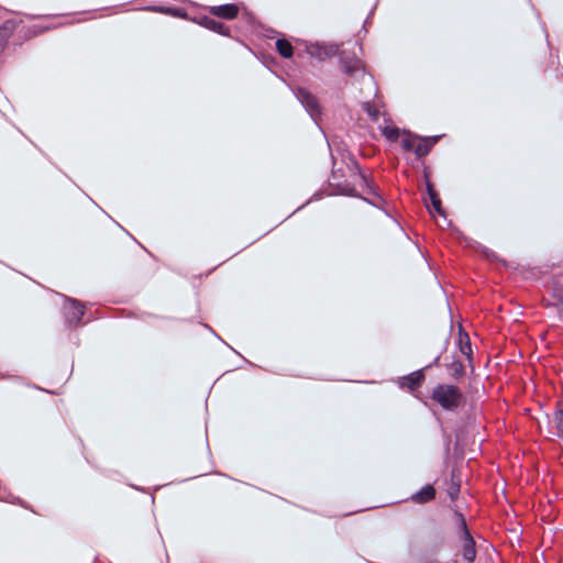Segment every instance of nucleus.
Listing matches in <instances>:
<instances>
[{
    "instance_id": "obj_1",
    "label": "nucleus",
    "mask_w": 563,
    "mask_h": 563,
    "mask_svg": "<svg viewBox=\"0 0 563 563\" xmlns=\"http://www.w3.org/2000/svg\"><path fill=\"white\" fill-rule=\"evenodd\" d=\"M431 399L449 412H456L465 402V396L460 387L451 384L437 385L431 393Z\"/></svg>"
},
{
    "instance_id": "obj_2",
    "label": "nucleus",
    "mask_w": 563,
    "mask_h": 563,
    "mask_svg": "<svg viewBox=\"0 0 563 563\" xmlns=\"http://www.w3.org/2000/svg\"><path fill=\"white\" fill-rule=\"evenodd\" d=\"M339 64L342 73L350 78L358 80L366 74L363 62L356 56V54L347 53L346 51L339 49Z\"/></svg>"
},
{
    "instance_id": "obj_3",
    "label": "nucleus",
    "mask_w": 563,
    "mask_h": 563,
    "mask_svg": "<svg viewBox=\"0 0 563 563\" xmlns=\"http://www.w3.org/2000/svg\"><path fill=\"white\" fill-rule=\"evenodd\" d=\"M294 93L312 121L318 123L322 114V109L317 97L303 87H298Z\"/></svg>"
},
{
    "instance_id": "obj_4",
    "label": "nucleus",
    "mask_w": 563,
    "mask_h": 563,
    "mask_svg": "<svg viewBox=\"0 0 563 563\" xmlns=\"http://www.w3.org/2000/svg\"><path fill=\"white\" fill-rule=\"evenodd\" d=\"M307 53L311 57L322 62L339 54V44L310 43L307 46Z\"/></svg>"
},
{
    "instance_id": "obj_5",
    "label": "nucleus",
    "mask_w": 563,
    "mask_h": 563,
    "mask_svg": "<svg viewBox=\"0 0 563 563\" xmlns=\"http://www.w3.org/2000/svg\"><path fill=\"white\" fill-rule=\"evenodd\" d=\"M65 300L69 302V306L65 307L66 322L69 328L77 327L85 316V306L74 298L65 297Z\"/></svg>"
},
{
    "instance_id": "obj_6",
    "label": "nucleus",
    "mask_w": 563,
    "mask_h": 563,
    "mask_svg": "<svg viewBox=\"0 0 563 563\" xmlns=\"http://www.w3.org/2000/svg\"><path fill=\"white\" fill-rule=\"evenodd\" d=\"M424 368L417 369L406 376L398 378V384L400 388H408L410 390H415L420 387L424 382Z\"/></svg>"
},
{
    "instance_id": "obj_7",
    "label": "nucleus",
    "mask_w": 563,
    "mask_h": 563,
    "mask_svg": "<svg viewBox=\"0 0 563 563\" xmlns=\"http://www.w3.org/2000/svg\"><path fill=\"white\" fill-rule=\"evenodd\" d=\"M208 11L213 16L224 19V20H233L239 14V7L235 3H225V4L209 7Z\"/></svg>"
},
{
    "instance_id": "obj_8",
    "label": "nucleus",
    "mask_w": 563,
    "mask_h": 563,
    "mask_svg": "<svg viewBox=\"0 0 563 563\" xmlns=\"http://www.w3.org/2000/svg\"><path fill=\"white\" fill-rule=\"evenodd\" d=\"M437 490L432 484H427L411 495L410 499L416 504H426L435 498Z\"/></svg>"
},
{
    "instance_id": "obj_9",
    "label": "nucleus",
    "mask_w": 563,
    "mask_h": 563,
    "mask_svg": "<svg viewBox=\"0 0 563 563\" xmlns=\"http://www.w3.org/2000/svg\"><path fill=\"white\" fill-rule=\"evenodd\" d=\"M462 540V556L465 563H474L476 559V542L473 536L463 538Z\"/></svg>"
},
{
    "instance_id": "obj_10",
    "label": "nucleus",
    "mask_w": 563,
    "mask_h": 563,
    "mask_svg": "<svg viewBox=\"0 0 563 563\" xmlns=\"http://www.w3.org/2000/svg\"><path fill=\"white\" fill-rule=\"evenodd\" d=\"M427 192L431 201V206L434 209V211L439 214L445 218V211L442 207L441 199L438 195V192L434 189V186L430 180L427 179L426 181Z\"/></svg>"
},
{
    "instance_id": "obj_11",
    "label": "nucleus",
    "mask_w": 563,
    "mask_h": 563,
    "mask_svg": "<svg viewBox=\"0 0 563 563\" xmlns=\"http://www.w3.org/2000/svg\"><path fill=\"white\" fill-rule=\"evenodd\" d=\"M15 26H16V24L12 20L5 21L0 26V55L2 54L4 47H5L7 43H8V40L12 35Z\"/></svg>"
},
{
    "instance_id": "obj_12",
    "label": "nucleus",
    "mask_w": 563,
    "mask_h": 563,
    "mask_svg": "<svg viewBox=\"0 0 563 563\" xmlns=\"http://www.w3.org/2000/svg\"><path fill=\"white\" fill-rule=\"evenodd\" d=\"M335 195H342V196H349V197H357V198H361L363 199L364 201L373 205V206H376L375 202L371 201L369 199L367 198H364V197H361L355 188L353 186H351L350 184H338L336 185V190L334 191Z\"/></svg>"
},
{
    "instance_id": "obj_13",
    "label": "nucleus",
    "mask_w": 563,
    "mask_h": 563,
    "mask_svg": "<svg viewBox=\"0 0 563 563\" xmlns=\"http://www.w3.org/2000/svg\"><path fill=\"white\" fill-rule=\"evenodd\" d=\"M276 49L284 58H290L294 54L292 45L285 38L276 41Z\"/></svg>"
},
{
    "instance_id": "obj_14",
    "label": "nucleus",
    "mask_w": 563,
    "mask_h": 563,
    "mask_svg": "<svg viewBox=\"0 0 563 563\" xmlns=\"http://www.w3.org/2000/svg\"><path fill=\"white\" fill-rule=\"evenodd\" d=\"M448 367L451 371V376L455 379H460L465 375V366L460 360H454Z\"/></svg>"
},
{
    "instance_id": "obj_15",
    "label": "nucleus",
    "mask_w": 563,
    "mask_h": 563,
    "mask_svg": "<svg viewBox=\"0 0 563 563\" xmlns=\"http://www.w3.org/2000/svg\"><path fill=\"white\" fill-rule=\"evenodd\" d=\"M207 29L220 35L230 36V29L225 26L222 22L213 18L211 21H209V25Z\"/></svg>"
},
{
    "instance_id": "obj_16",
    "label": "nucleus",
    "mask_w": 563,
    "mask_h": 563,
    "mask_svg": "<svg viewBox=\"0 0 563 563\" xmlns=\"http://www.w3.org/2000/svg\"><path fill=\"white\" fill-rule=\"evenodd\" d=\"M415 139H418L421 141V143H419L416 148H415V154L418 158H421V157H424L427 156L430 151L432 150V147L430 146V144H428L426 142V140L420 136V135H413Z\"/></svg>"
},
{
    "instance_id": "obj_17",
    "label": "nucleus",
    "mask_w": 563,
    "mask_h": 563,
    "mask_svg": "<svg viewBox=\"0 0 563 563\" xmlns=\"http://www.w3.org/2000/svg\"><path fill=\"white\" fill-rule=\"evenodd\" d=\"M151 10L154 11V12L172 14V15L178 16V18L186 16V12L184 11V9H180V8H174V7H153V8H151Z\"/></svg>"
},
{
    "instance_id": "obj_18",
    "label": "nucleus",
    "mask_w": 563,
    "mask_h": 563,
    "mask_svg": "<svg viewBox=\"0 0 563 563\" xmlns=\"http://www.w3.org/2000/svg\"><path fill=\"white\" fill-rule=\"evenodd\" d=\"M380 130L383 135L391 142H396L399 139L400 130L396 126L385 125L384 128H380Z\"/></svg>"
},
{
    "instance_id": "obj_19",
    "label": "nucleus",
    "mask_w": 563,
    "mask_h": 563,
    "mask_svg": "<svg viewBox=\"0 0 563 563\" xmlns=\"http://www.w3.org/2000/svg\"><path fill=\"white\" fill-rule=\"evenodd\" d=\"M554 422L560 434H563V400L558 402V408L554 412Z\"/></svg>"
},
{
    "instance_id": "obj_20",
    "label": "nucleus",
    "mask_w": 563,
    "mask_h": 563,
    "mask_svg": "<svg viewBox=\"0 0 563 563\" xmlns=\"http://www.w3.org/2000/svg\"><path fill=\"white\" fill-rule=\"evenodd\" d=\"M404 133L407 134L408 137L401 140V147H402V150L406 151V152H411V151L415 152V148H416L415 142H413L416 140L413 137L415 134H412L409 131H404Z\"/></svg>"
},
{
    "instance_id": "obj_21",
    "label": "nucleus",
    "mask_w": 563,
    "mask_h": 563,
    "mask_svg": "<svg viewBox=\"0 0 563 563\" xmlns=\"http://www.w3.org/2000/svg\"><path fill=\"white\" fill-rule=\"evenodd\" d=\"M361 177H362L364 185L366 186L368 195H372L378 199H382V197L378 194V187L372 180H369L365 174H362Z\"/></svg>"
},
{
    "instance_id": "obj_22",
    "label": "nucleus",
    "mask_w": 563,
    "mask_h": 563,
    "mask_svg": "<svg viewBox=\"0 0 563 563\" xmlns=\"http://www.w3.org/2000/svg\"><path fill=\"white\" fill-rule=\"evenodd\" d=\"M459 537L460 539L471 537L472 533L467 527L465 517L460 518V522L457 523Z\"/></svg>"
},
{
    "instance_id": "obj_23",
    "label": "nucleus",
    "mask_w": 563,
    "mask_h": 563,
    "mask_svg": "<svg viewBox=\"0 0 563 563\" xmlns=\"http://www.w3.org/2000/svg\"><path fill=\"white\" fill-rule=\"evenodd\" d=\"M363 110L367 113L372 121H377L379 118V110L369 102L363 104Z\"/></svg>"
},
{
    "instance_id": "obj_24",
    "label": "nucleus",
    "mask_w": 563,
    "mask_h": 563,
    "mask_svg": "<svg viewBox=\"0 0 563 563\" xmlns=\"http://www.w3.org/2000/svg\"><path fill=\"white\" fill-rule=\"evenodd\" d=\"M464 335H465L466 341L463 343L462 340L460 339V350L464 355H466L468 358H471V356H472L471 341L466 333H464Z\"/></svg>"
},
{
    "instance_id": "obj_25",
    "label": "nucleus",
    "mask_w": 563,
    "mask_h": 563,
    "mask_svg": "<svg viewBox=\"0 0 563 563\" xmlns=\"http://www.w3.org/2000/svg\"><path fill=\"white\" fill-rule=\"evenodd\" d=\"M459 493H460V485L452 483L448 489V495L450 496V498L452 500H454L455 498H457Z\"/></svg>"
},
{
    "instance_id": "obj_26",
    "label": "nucleus",
    "mask_w": 563,
    "mask_h": 563,
    "mask_svg": "<svg viewBox=\"0 0 563 563\" xmlns=\"http://www.w3.org/2000/svg\"><path fill=\"white\" fill-rule=\"evenodd\" d=\"M428 144H430L431 147H433L439 140L441 139V135H433V136H422Z\"/></svg>"
},
{
    "instance_id": "obj_27",
    "label": "nucleus",
    "mask_w": 563,
    "mask_h": 563,
    "mask_svg": "<svg viewBox=\"0 0 563 563\" xmlns=\"http://www.w3.org/2000/svg\"><path fill=\"white\" fill-rule=\"evenodd\" d=\"M211 20H212L211 16L203 15V16L198 18L196 21L199 25L207 29L209 25V21H211Z\"/></svg>"
},
{
    "instance_id": "obj_28",
    "label": "nucleus",
    "mask_w": 563,
    "mask_h": 563,
    "mask_svg": "<svg viewBox=\"0 0 563 563\" xmlns=\"http://www.w3.org/2000/svg\"><path fill=\"white\" fill-rule=\"evenodd\" d=\"M322 198V192L321 191H317L316 194H313V196L306 202L303 203L302 206H300L297 210H300L302 209L306 205H308L309 202L311 201H316V200H320Z\"/></svg>"
},
{
    "instance_id": "obj_29",
    "label": "nucleus",
    "mask_w": 563,
    "mask_h": 563,
    "mask_svg": "<svg viewBox=\"0 0 563 563\" xmlns=\"http://www.w3.org/2000/svg\"><path fill=\"white\" fill-rule=\"evenodd\" d=\"M440 358H441V356H440V355H437L430 364H428L426 367H423V368H424V371H426V369H429V368H431V367H433V366L439 365Z\"/></svg>"
},
{
    "instance_id": "obj_30",
    "label": "nucleus",
    "mask_w": 563,
    "mask_h": 563,
    "mask_svg": "<svg viewBox=\"0 0 563 563\" xmlns=\"http://www.w3.org/2000/svg\"><path fill=\"white\" fill-rule=\"evenodd\" d=\"M454 516L456 518V525L460 522V518L464 517V515L461 511H459V510L454 511Z\"/></svg>"
},
{
    "instance_id": "obj_31",
    "label": "nucleus",
    "mask_w": 563,
    "mask_h": 563,
    "mask_svg": "<svg viewBox=\"0 0 563 563\" xmlns=\"http://www.w3.org/2000/svg\"><path fill=\"white\" fill-rule=\"evenodd\" d=\"M372 14H373V10H372V11H371V13L368 14V16H366V20H365L364 25L368 22V20H369V18H371V15H372Z\"/></svg>"
}]
</instances>
